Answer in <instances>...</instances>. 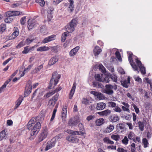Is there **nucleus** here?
Wrapping results in <instances>:
<instances>
[{
  "instance_id": "obj_58",
  "label": "nucleus",
  "mask_w": 152,
  "mask_h": 152,
  "mask_svg": "<svg viewBox=\"0 0 152 152\" xmlns=\"http://www.w3.org/2000/svg\"><path fill=\"white\" fill-rule=\"evenodd\" d=\"M58 96L59 94H56L51 99L56 102L58 99Z\"/></svg>"
},
{
  "instance_id": "obj_52",
  "label": "nucleus",
  "mask_w": 152,
  "mask_h": 152,
  "mask_svg": "<svg viewBox=\"0 0 152 152\" xmlns=\"http://www.w3.org/2000/svg\"><path fill=\"white\" fill-rule=\"evenodd\" d=\"M5 135V132L3 130L0 132V140H1L4 137Z\"/></svg>"
},
{
  "instance_id": "obj_18",
  "label": "nucleus",
  "mask_w": 152,
  "mask_h": 152,
  "mask_svg": "<svg viewBox=\"0 0 152 152\" xmlns=\"http://www.w3.org/2000/svg\"><path fill=\"white\" fill-rule=\"evenodd\" d=\"M14 32L11 36L9 38L10 39L15 38L19 34V32L18 30L17 27H15L14 28Z\"/></svg>"
},
{
  "instance_id": "obj_8",
  "label": "nucleus",
  "mask_w": 152,
  "mask_h": 152,
  "mask_svg": "<svg viewBox=\"0 0 152 152\" xmlns=\"http://www.w3.org/2000/svg\"><path fill=\"white\" fill-rule=\"evenodd\" d=\"M22 12L19 11H8L5 13L6 17H12L19 15L21 14Z\"/></svg>"
},
{
  "instance_id": "obj_36",
  "label": "nucleus",
  "mask_w": 152,
  "mask_h": 152,
  "mask_svg": "<svg viewBox=\"0 0 152 152\" xmlns=\"http://www.w3.org/2000/svg\"><path fill=\"white\" fill-rule=\"evenodd\" d=\"M99 68L100 71L104 73L106 72V70L105 67L102 64H100L99 65Z\"/></svg>"
},
{
  "instance_id": "obj_24",
  "label": "nucleus",
  "mask_w": 152,
  "mask_h": 152,
  "mask_svg": "<svg viewBox=\"0 0 152 152\" xmlns=\"http://www.w3.org/2000/svg\"><path fill=\"white\" fill-rule=\"evenodd\" d=\"M114 129V126L111 124H110L104 130V132L105 133H109L111 132Z\"/></svg>"
},
{
  "instance_id": "obj_45",
  "label": "nucleus",
  "mask_w": 152,
  "mask_h": 152,
  "mask_svg": "<svg viewBox=\"0 0 152 152\" xmlns=\"http://www.w3.org/2000/svg\"><path fill=\"white\" fill-rule=\"evenodd\" d=\"M34 39H30L29 38H27L25 41V44L28 45L30 44L34 40Z\"/></svg>"
},
{
  "instance_id": "obj_25",
  "label": "nucleus",
  "mask_w": 152,
  "mask_h": 152,
  "mask_svg": "<svg viewBox=\"0 0 152 152\" xmlns=\"http://www.w3.org/2000/svg\"><path fill=\"white\" fill-rule=\"evenodd\" d=\"M110 121L112 122H116L118 121L119 117L117 115H111L110 116Z\"/></svg>"
},
{
  "instance_id": "obj_33",
  "label": "nucleus",
  "mask_w": 152,
  "mask_h": 152,
  "mask_svg": "<svg viewBox=\"0 0 152 152\" xmlns=\"http://www.w3.org/2000/svg\"><path fill=\"white\" fill-rule=\"evenodd\" d=\"M69 35V33L67 32H65L61 36V41L64 42L66 39V37Z\"/></svg>"
},
{
  "instance_id": "obj_6",
  "label": "nucleus",
  "mask_w": 152,
  "mask_h": 152,
  "mask_svg": "<svg viewBox=\"0 0 152 152\" xmlns=\"http://www.w3.org/2000/svg\"><path fill=\"white\" fill-rule=\"evenodd\" d=\"M48 134V130L46 127L43 129L42 131L40 134L39 137V140L42 141L44 139L46 138Z\"/></svg>"
},
{
  "instance_id": "obj_14",
  "label": "nucleus",
  "mask_w": 152,
  "mask_h": 152,
  "mask_svg": "<svg viewBox=\"0 0 152 152\" xmlns=\"http://www.w3.org/2000/svg\"><path fill=\"white\" fill-rule=\"evenodd\" d=\"M121 104L124 106H122L121 107V108L124 111L127 112L128 113H129L130 110L129 109V107L130 106L129 104L127 103L124 102H121Z\"/></svg>"
},
{
  "instance_id": "obj_22",
  "label": "nucleus",
  "mask_w": 152,
  "mask_h": 152,
  "mask_svg": "<svg viewBox=\"0 0 152 152\" xmlns=\"http://www.w3.org/2000/svg\"><path fill=\"white\" fill-rule=\"evenodd\" d=\"M91 93L92 94L96 96L100 100L104 98V96L102 94L100 93L94 91H92Z\"/></svg>"
},
{
  "instance_id": "obj_27",
  "label": "nucleus",
  "mask_w": 152,
  "mask_h": 152,
  "mask_svg": "<svg viewBox=\"0 0 152 152\" xmlns=\"http://www.w3.org/2000/svg\"><path fill=\"white\" fill-rule=\"evenodd\" d=\"M69 2V5L68 8L69 11L70 12H72L74 10V6L73 5V0H68Z\"/></svg>"
},
{
  "instance_id": "obj_53",
  "label": "nucleus",
  "mask_w": 152,
  "mask_h": 152,
  "mask_svg": "<svg viewBox=\"0 0 152 152\" xmlns=\"http://www.w3.org/2000/svg\"><path fill=\"white\" fill-rule=\"evenodd\" d=\"M56 102L53 100L51 99L49 100L48 102V105L50 106L53 107L55 105Z\"/></svg>"
},
{
  "instance_id": "obj_28",
  "label": "nucleus",
  "mask_w": 152,
  "mask_h": 152,
  "mask_svg": "<svg viewBox=\"0 0 152 152\" xmlns=\"http://www.w3.org/2000/svg\"><path fill=\"white\" fill-rule=\"evenodd\" d=\"M39 26V25L38 24L36 23L33 21H32L31 23H28V27L29 30L35 27Z\"/></svg>"
},
{
  "instance_id": "obj_40",
  "label": "nucleus",
  "mask_w": 152,
  "mask_h": 152,
  "mask_svg": "<svg viewBox=\"0 0 152 152\" xmlns=\"http://www.w3.org/2000/svg\"><path fill=\"white\" fill-rule=\"evenodd\" d=\"M54 94L55 92H53V91H52L49 92L48 93L46 94L45 95H44V97L45 98H48L50 96Z\"/></svg>"
},
{
  "instance_id": "obj_10",
  "label": "nucleus",
  "mask_w": 152,
  "mask_h": 152,
  "mask_svg": "<svg viewBox=\"0 0 152 152\" xmlns=\"http://www.w3.org/2000/svg\"><path fill=\"white\" fill-rule=\"evenodd\" d=\"M136 62L137 64V66L140 68V71L142 74L146 73L145 69L144 66L142 64L141 62L137 59H136Z\"/></svg>"
},
{
  "instance_id": "obj_9",
  "label": "nucleus",
  "mask_w": 152,
  "mask_h": 152,
  "mask_svg": "<svg viewBox=\"0 0 152 152\" xmlns=\"http://www.w3.org/2000/svg\"><path fill=\"white\" fill-rule=\"evenodd\" d=\"M32 89L31 83V81L28 82L25 88L24 95L26 96L31 92Z\"/></svg>"
},
{
  "instance_id": "obj_39",
  "label": "nucleus",
  "mask_w": 152,
  "mask_h": 152,
  "mask_svg": "<svg viewBox=\"0 0 152 152\" xmlns=\"http://www.w3.org/2000/svg\"><path fill=\"white\" fill-rule=\"evenodd\" d=\"M138 126L140 129L142 131L144 130V124L143 122L139 121L138 122Z\"/></svg>"
},
{
  "instance_id": "obj_16",
  "label": "nucleus",
  "mask_w": 152,
  "mask_h": 152,
  "mask_svg": "<svg viewBox=\"0 0 152 152\" xmlns=\"http://www.w3.org/2000/svg\"><path fill=\"white\" fill-rule=\"evenodd\" d=\"M77 84L75 82H74L72 86L71 90L69 93V98L71 99L72 98L73 95L74 94Z\"/></svg>"
},
{
  "instance_id": "obj_61",
  "label": "nucleus",
  "mask_w": 152,
  "mask_h": 152,
  "mask_svg": "<svg viewBox=\"0 0 152 152\" xmlns=\"http://www.w3.org/2000/svg\"><path fill=\"white\" fill-rule=\"evenodd\" d=\"M26 17H23L20 20V22L22 25H24L26 22Z\"/></svg>"
},
{
  "instance_id": "obj_1",
  "label": "nucleus",
  "mask_w": 152,
  "mask_h": 152,
  "mask_svg": "<svg viewBox=\"0 0 152 152\" xmlns=\"http://www.w3.org/2000/svg\"><path fill=\"white\" fill-rule=\"evenodd\" d=\"M44 117V114L42 113L37 117H33L28 122L27 128L31 130L30 137L31 140H33L38 133L41 128L40 122L43 120Z\"/></svg>"
},
{
  "instance_id": "obj_35",
  "label": "nucleus",
  "mask_w": 152,
  "mask_h": 152,
  "mask_svg": "<svg viewBox=\"0 0 152 152\" xmlns=\"http://www.w3.org/2000/svg\"><path fill=\"white\" fill-rule=\"evenodd\" d=\"M111 138L116 141L119 140L120 138V136L118 134H112L111 136Z\"/></svg>"
},
{
  "instance_id": "obj_23",
  "label": "nucleus",
  "mask_w": 152,
  "mask_h": 152,
  "mask_svg": "<svg viewBox=\"0 0 152 152\" xmlns=\"http://www.w3.org/2000/svg\"><path fill=\"white\" fill-rule=\"evenodd\" d=\"M101 51V48L97 46H95L93 50L94 54L95 56L99 55Z\"/></svg>"
},
{
  "instance_id": "obj_5",
  "label": "nucleus",
  "mask_w": 152,
  "mask_h": 152,
  "mask_svg": "<svg viewBox=\"0 0 152 152\" xmlns=\"http://www.w3.org/2000/svg\"><path fill=\"white\" fill-rule=\"evenodd\" d=\"M58 139L57 137H55L50 141H48L47 144L45 148V151H47L55 146L56 141V140Z\"/></svg>"
},
{
  "instance_id": "obj_11",
  "label": "nucleus",
  "mask_w": 152,
  "mask_h": 152,
  "mask_svg": "<svg viewBox=\"0 0 152 152\" xmlns=\"http://www.w3.org/2000/svg\"><path fill=\"white\" fill-rule=\"evenodd\" d=\"M79 122V120L77 117H74L69 120L68 122V124L69 125L73 126L76 125Z\"/></svg>"
},
{
  "instance_id": "obj_46",
  "label": "nucleus",
  "mask_w": 152,
  "mask_h": 152,
  "mask_svg": "<svg viewBox=\"0 0 152 152\" xmlns=\"http://www.w3.org/2000/svg\"><path fill=\"white\" fill-rule=\"evenodd\" d=\"M131 106L134 107L136 113L137 114L139 113L140 112V110L137 107V106L133 103L131 104Z\"/></svg>"
},
{
  "instance_id": "obj_19",
  "label": "nucleus",
  "mask_w": 152,
  "mask_h": 152,
  "mask_svg": "<svg viewBox=\"0 0 152 152\" xmlns=\"http://www.w3.org/2000/svg\"><path fill=\"white\" fill-rule=\"evenodd\" d=\"M58 61V56L56 55L52 58L50 60L49 62V65L50 66H52L55 64Z\"/></svg>"
},
{
  "instance_id": "obj_26",
  "label": "nucleus",
  "mask_w": 152,
  "mask_h": 152,
  "mask_svg": "<svg viewBox=\"0 0 152 152\" xmlns=\"http://www.w3.org/2000/svg\"><path fill=\"white\" fill-rule=\"evenodd\" d=\"M50 49V48L46 46H41L38 48L37 51L38 52H45L47 51Z\"/></svg>"
},
{
  "instance_id": "obj_55",
  "label": "nucleus",
  "mask_w": 152,
  "mask_h": 152,
  "mask_svg": "<svg viewBox=\"0 0 152 152\" xmlns=\"http://www.w3.org/2000/svg\"><path fill=\"white\" fill-rule=\"evenodd\" d=\"M104 116H107L109 115L111 113V111L109 110H106L103 111Z\"/></svg>"
},
{
  "instance_id": "obj_13",
  "label": "nucleus",
  "mask_w": 152,
  "mask_h": 152,
  "mask_svg": "<svg viewBox=\"0 0 152 152\" xmlns=\"http://www.w3.org/2000/svg\"><path fill=\"white\" fill-rule=\"evenodd\" d=\"M66 132L69 134L74 135H83L84 134V132L82 131H75L70 129L67 130Z\"/></svg>"
},
{
  "instance_id": "obj_47",
  "label": "nucleus",
  "mask_w": 152,
  "mask_h": 152,
  "mask_svg": "<svg viewBox=\"0 0 152 152\" xmlns=\"http://www.w3.org/2000/svg\"><path fill=\"white\" fill-rule=\"evenodd\" d=\"M121 141L124 144L126 145L128 144L129 140L126 136H125Z\"/></svg>"
},
{
  "instance_id": "obj_41",
  "label": "nucleus",
  "mask_w": 152,
  "mask_h": 152,
  "mask_svg": "<svg viewBox=\"0 0 152 152\" xmlns=\"http://www.w3.org/2000/svg\"><path fill=\"white\" fill-rule=\"evenodd\" d=\"M142 143L144 145V148H146L148 146V140L145 138H143L142 139Z\"/></svg>"
},
{
  "instance_id": "obj_34",
  "label": "nucleus",
  "mask_w": 152,
  "mask_h": 152,
  "mask_svg": "<svg viewBox=\"0 0 152 152\" xmlns=\"http://www.w3.org/2000/svg\"><path fill=\"white\" fill-rule=\"evenodd\" d=\"M103 75L102 74L100 75L99 74H96L95 75V79L96 80L98 81L99 82H102V77Z\"/></svg>"
},
{
  "instance_id": "obj_64",
  "label": "nucleus",
  "mask_w": 152,
  "mask_h": 152,
  "mask_svg": "<svg viewBox=\"0 0 152 152\" xmlns=\"http://www.w3.org/2000/svg\"><path fill=\"white\" fill-rule=\"evenodd\" d=\"M134 78L135 80L137 82H142L141 79L139 77L136 76H134Z\"/></svg>"
},
{
  "instance_id": "obj_51",
  "label": "nucleus",
  "mask_w": 152,
  "mask_h": 152,
  "mask_svg": "<svg viewBox=\"0 0 152 152\" xmlns=\"http://www.w3.org/2000/svg\"><path fill=\"white\" fill-rule=\"evenodd\" d=\"M113 110L119 113H120L122 111L121 109L119 107L116 106L113 108Z\"/></svg>"
},
{
  "instance_id": "obj_57",
  "label": "nucleus",
  "mask_w": 152,
  "mask_h": 152,
  "mask_svg": "<svg viewBox=\"0 0 152 152\" xmlns=\"http://www.w3.org/2000/svg\"><path fill=\"white\" fill-rule=\"evenodd\" d=\"M25 45L24 42L22 41L20 42L18 45L16 47L18 48H20Z\"/></svg>"
},
{
  "instance_id": "obj_29",
  "label": "nucleus",
  "mask_w": 152,
  "mask_h": 152,
  "mask_svg": "<svg viewBox=\"0 0 152 152\" xmlns=\"http://www.w3.org/2000/svg\"><path fill=\"white\" fill-rule=\"evenodd\" d=\"M43 64H42L38 66L37 67H36L32 71L33 73H36L37 72L40 71V70L43 68Z\"/></svg>"
},
{
  "instance_id": "obj_44",
  "label": "nucleus",
  "mask_w": 152,
  "mask_h": 152,
  "mask_svg": "<svg viewBox=\"0 0 152 152\" xmlns=\"http://www.w3.org/2000/svg\"><path fill=\"white\" fill-rule=\"evenodd\" d=\"M6 29V26L4 24L0 25V33H2Z\"/></svg>"
},
{
  "instance_id": "obj_42",
  "label": "nucleus",
  "mask_w": 152,
  "mask_h": 152,
  "mask_svg": "<svg viewBox=\"0 0 152 152\" xmlns=\"http://www.w3.org/2000/svg\"><path fill=\"white\" fill-rule=\"evenodd\" d=\"M110 78L114 82L117 83V77L115 75H110Z\"/></svg>"
},
{
  "instance_id": "obj_48",
  "label": "nucleus",
  "mask_w": 152,
  "mask_h": 152,
  "mask_svg": "<svg viewBox=\"0 0 152 152\" xmlns=\"http://www.w3.org/2000/svg\"><path fill=\"white\" fill-rule=\"evenodd\" d=\"M108 106L112 108H114L116 106V104L113 102H109L108 103Z\"/></svg>"
},
{
  "instance_id": "obj_4",
  "label": "nucleus",
  "mask_w": 152,
  "mask_h": 152,
  "mask_svg": "<svg viewBox=\"0 0 152 152\" xmlns=\"http://www.w3.org/2000/svg\"><path fill=\"white\" fill-rule=\"evenodd\" d=\"M105 87L106 89L105 91V93L109 95H111L113 93V89L116 90L117 88V86L115 84L113 86L111 85H106Z\"/></svg>"
},
{
  "instance_id": "obj_20",
  "label": "nucleus",
  "mask_w": 152,
  "mask_h": 152,
  "mask_svg": "<svg viewBox=\"0 0 152 152\" xmlns=\"http://www.w3.org/2000/svg\"><path fill=\"white\" fill-rule=\"evenodd\" d=\"M106 107V104L103 102L98 103L96 107L97 110H103Z\"/></svg>"
},
{
  "instance_id": "obj_37",
  "label": "nucleus",
  "mask_w": 152,
  "mask_h": 152,
  "mask_svg": "<svg viewBox=\"0 0 152 152\" xmlns=\"http://www.w3.org/2000/svg\"><path fill=\"white\" fill-rule=\"evenodd\" d=\"M109 78H110V75H105L104 77L103 78H102V82L106 83H109L110 81Z\"/></svg>"
},
{
  "instance_id": "obj_49",
  "label": "nucleus",
  "mask_w": 152,
  "mask_h": 152,
  "mask_svg": "<svg viewBox=\"0 0 152 152\" xmlns=\"http://www.w3.org/2000/svg\"><path fill=\"white\" fill-rule=\"evenodd\" d=\"M115 55L117 59L120 61H122V59L119 52L118 51H117L115 53Z\"/></svg>"
},
{
  "instance_id": "obj_3",
  "label": "nucleus",
  "mask_w": 152,
  "mask_h": 152,
  "mask_svg": "<svg viewBox=\"0 0 152 152\" xmlns=\"http://www.w3.org/2000/svg\"><path fill=\"white\" fill-rule=\"evenodd\" d=\"M60 77L61 76L59 75H58L57 72H54L50 81L49 84L50 87H52L53 85L54 86L56 85Z\"/></svg>"
},
{
  "instance_id": "obj_38",
  "label": "nucleus",
  "mask_w": 152,
  "mask_h": 152,
  "mask_svg": "<svg viewBox=\"0 0 152 152\" xmlns=\"http://www.w3.org/2000/svg\"><path fill=\"white\" fill-rule=\"evenodd\" d=\"M28 46L24 48V50L22 52L23 53L26 54L28 53L30 50H32L31 47L28 48Z\"/></svg>"
},
{
  "instance_id": "obj_21",
  "label": "nucleus",
  "mask_w": 152,
  "mask_h": 152,
  "mask_svg": "<svg viewBox=\"0 0 152 152\" xmlns=\"http://www.w3.org/2000/svg\"><path fill=\"white\" fill-rule=\"evenodd\" d=\"M80 47L77 46L72 49L69 53L70 56H72L76 55Z\"/></svg>"
},
{
  "instance_id": "obj_59",
  "label": "nucleus",
  "mask_w": 152,
  "mask_h": 152,
  "mask_svg": "<svg viewBox=\"0 0 152 152\" xmlns=\"http://www.w3.org/2000/svg\"><path fill=\"white\" fill-rule=\"evenodd\" d=\"M95 118V116L94 115H89L87 117L86 120L89 121L94 119Z\"/></svg>"
},
{
  "instance_id": "obj_43",
  "label": "nucleus",
  "mask_w": 152,
  "mask_h": 152,
  "mask_svg": "<svg viewBox=\"0 0 152 152\" xmlns=\"http://www.w3.org/2000/svg\"><path fill=\"white\" fill-rule=\"evenodd\" d=\"M93 85L94 87L98 88H102V85L98 82H94Z\"/></svg>"
},
{
  "instance_id": "obj_2",
  "label": "nucleus",
  "mask_w": 152,
  "mask_h": 152,
  "mask_svg": "<svg viewBox=\"0 0 152 152\" xmlns=\"http://www.w3.org/2000/svg\"><path fill=\"white\" fill-rule=\"evenodd\" d=\"M77 23V21L76 19H72L65 27V28L67 31L66 32L69 33H71L73 31Z\"/></svg>"
},
{
  "instance_id": "obj_63",
  "label": "nucleus",
  "mask_w": 152,
  "mask_h": 152,
  "mask_svg": "<svg viewBox=\"0 0 152 152\" xmlns=\"http://www.w3.org/2000/svg\"><path fill=\"white\" fill-rule=\"evenodd\" d=\"M89 101V100L88 99L84 98L82 100V103L83 104L87 105L88 104Z\"/></svg>"
},
{
  "instance_id": "obj_62",
  "label": "nucleus",
  "mask_w": 152,
  "mask_h": 152,
  "mask_svg": "<svg viewBox=\"0 0 152 152\" xmlns=\"http://www.w3.org/2000/svg\"><path fill=\"white\" fill-rule=\"evenodd\" d=\"M62 119L63 122H65L66 117V114H61Z\"/></svg>"
},
{
  "instance_id": "obj_17",
  "label": "nucleus",
  "mask_w": 152,
  "mask_h": 152,
  "mask_svg": "<svg viewBox=\"0 0 152 152\" xmlns=\"http://www.w3.org/2000/svg\"><path fill=\"white\" fill-rule=\"evenodd\" d=\"M66 139L69 141L73 143L77 142L79 141V139L75 137H73L71 135L66 137Z\"/></svg>"
},
{
  "instance_id": "obj_30",
  "label": "nucleus",
  "mask_w": 152,
  "mask_h": 152,
  "mask_svg": "<svg viewBox=\"0 0 152 152\" xmlns=\"http://www.w3.org/2000/svg\"><path fill=\"white\" fill-rule=\"evenodd\" d=\"M104 119L103 118H101L96 119L95 121L96 125L97 126H100L104 123Z\"/></svg>"
},
{
  "instance_id": "obj_12",
  "label": "nucleus",
  "mask_w": 152,
  "mask_h": 152,
  "mask_svg": "<svg viewBox=\"0 0 152 152\" xmlns=\"http://www.w3.org/2000/svg\"><path fill=\"white\" fill-rule=\"evenodd\" d=\"M55 35H52L45 38L42 41V43L45 44L54 40L56 38Z\"/></svg>"
},
{
  "instance_id": "obj_54",
  "label": "nucleus",
  "mask_w": 152,
  "mask_h": 152,
  "mask_svg": "<svg viewBox=\"0 0 152 152\" xmlns=\"http://www.w3.org/2000/svg\"><path fill=\"white\" fill-rule=\"evenodd\" d=\"M40 31L41 33H42L43 35L45 34H44L46 33V30L45 26H41L40 29Z\"/></svg>"
},
{
  "instance_id": "obj_31",
  "label": "nucleus",
  "mask_w": 152,
  "mask_h": 152,
  "mask_svg": "<svg viewBox=\"0 0 152 152\" xmlns=\"http://www.w3.org/2000/svg\"><path fill=\"white\" fill-rule=\"evenodd\" d=\"M104 142L107 144H113L114 143V142L110 140L108 137H105L103 139Z\"/></svg>"
},
{
  "instance_id": "obj_56",
  "label": "nucleus",
  "mask_w": 152,
  "mask_h": 152,
  "mask_svg": "<svg viewBox=\"0 0 152 152\" xmlns=\"http://www.w3.org/2000/svg\"><path fill=\"white\" fill-rule=\"evenodd\" d=\"M22 100L21 99H18L17 101V103L15 106V109L17 108L18 107L20 104Z\"/></svg>"
},
{
  "instance_id": "obj_32",
  "label": "nucleus",
  "mask_w": 152,
  "mask_h": 152,
  "mask_svg": "<svg viewBox=\"0 0 152 152\" xmlns=\"http://www.w3.org/2000/svg\"><path fill=\"white\" fill-rule=\"evenodd\" d=\"M136 135L132 131L129 132L128 135V138L130 140H134V138L135 137Z\"/></svg>"
},
{
  "instance_id": "obj_60",
  "label": "nucleus",
  "mask_w": 152,
  "mask_h": 152,
  "mask_svg": "<svg viewBox=\"0 0 152 152\" xmlns=\"http://www.w3.org/2000/svg\"><path fill=\"white\" fill-rule=\"evenodd\" d=\"M7 18L4 19V21L7 23H10L12 21V19L10 17H7Z\"/></svg>"
},
{
  "instance_id": "obj_50",
  "label": "nucleus",
  "mask_w": 152,
  "mask_h": 152,
  "mask_svg": "<svg viewBox=\"0 0 152 152\" xmlns=\"http://www.w3.org/2000/svg\"><path fill=\"white\" fill-rule=\"evenodd\" d=\"M36 2L39 3L42 7L45 4V2L43 0H36Z\"/></svg>"
},
{
  "instance_id": "obj_7",
  "label": "nucleus",
  "mask_w": 152,
  "mask_h": 152,
  "mask_svg": "<svg viewBox=\"0 0 152 152\" xmlns=\"http://www.w3.org/2000/svg\"><path fill=\"white\" fill-rule=\"evenodd\" d=\"M133 54L132 53H130L129 54L128 59L129 62H130V64L132 68L134 69V71H137L138 73H139V71L138 70V69L137 65L135 64V63L133 62L132 59V56Z\"/></svg>"
},
{
  "instance_id": "obj_15",
  "label": "nucleus",
  "mask_w": 152,
  "mask_h": 152,
  "mask_svg": "<svg viewBox=\"0 0 152 152\" xmlns=\"http://www.w3.org/2000/svg\"><path fill=\"white\" fill-rule=\"evenodd\" d=\"M121 82L122 85L123 87L127 88L129 87V84L130 83V78L128 77L127 80H121Z\"/></svg>"
}]
</instances>
